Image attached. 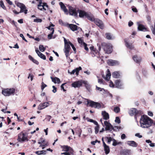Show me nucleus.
I'll return each instance as SVG.
<instances>
[{
	"instance_id": "35",
	"label": "nucleus",
	"mask_w": 155,
	"mask_h": 155,
	"mask_svg": "<svg viewBox=\"0 0 155 155\" xmlns=\"http://www.w3.org/2000/svg\"><path fill=\"white\" fill-rule=\"evenodd\" d=\"M112 75L114 78H118L120 76V74L118 72L115 71L112 73Z\"/></svg>"
},
{
	"instance_id": "19",
	"label": "nucleus",
	"mask_w": 155,
	"mask_h": 155,
	"mask_svg": "<svg viewBox=\"0 0 155 155\" xmlns=\"http://www.w3.org/2000/svg\"><path fill=\"white\" fill-rule=\"evenodd\" d=\"M138 26L137 29L138 30L140 31H145L146 30V28L142 25L141 24V22L140 21L137 22V23Z\"/></svg>"
},
{
	"instance_id": "18",
	"label": "nucleus",
	"mask_w": 155,
	"mask_h": 155,
	"mask_svg": "<svg viewBox=\"0 0 155 155\" xmlns=\"http://www.w3.org/2000/svg\"><path fill=\"white\" fill-rule=\"evenodd\" d=\"M102 140L103 141V145L104 148V150L105 152V153L106 154H107L109 153L110 151L109 147L107 145L104 141L103 138H102Z\"/></svg>"
},
{
	"instance_id": "32",
	"label": "nucleus",
	"mask_w": 155,
	"mask_h": 155,
	"mask_svg": "<svg viewBox=\"0 0 155 155\" xmlns=\"http://www.w3.org/2000/svg\"><path fill=\"white\" fill-rule=\"evenodd\" d=\"M90 49L91 50V53L92 56H94V53L97 52V50L94 48V46H91L90 48Z\"/></svg>"
},
{
	"instance_id": "7",
	"label": "nucleus",
	"mask_w": 155,
	"mask_h": 155,
	"mask_svg": "<svg viewBox=\"0 0 155 155\" xmlns=\"http://www.w3.org/2000/svg\"><path fill=\"white\" fill-rule=\"evenodd\" d=\"M64 41L65 44L64 51L65 53L66 56L67 58L69 55V53L71 49L70 45L69 43L70 42H68L67 40L65 38H64Z\"/></svg>"
},
{
	"instance_id": "64",
	"label": "nucleus",
	"mask_w": 155,
	"mask_h": 155,
	"mask_svg": "<svg viewBox=\"0 0 155 155\" xmlns=\"http://www.w3.org/2000/svg\"><path fill=\"white\" fill-rule=\"evenodd\" d=\"M133 24V23L132 21H130L128 22V26L129 27L132 26Z\"/></svg>"
},
{
	"instance_id": "4",
	"label": "nucleus",
	"mask_w": 155,
	"mask_h": 155,
	"mask_svg": "<svg viewBox=\"0 0 155 155\" xmlns=\"http://www.w3.org/2000/svg\"><path fill=\"white\" fill-rule=\"evenodd\" d=\"M129 115L130 116H133L136 115H141V116H145L143 114V112L140 110H137L135 108H131L129 111L128 112Z\"/></svg>"
},
{
	"instance_id": "17",
	"label": "nucleus",
	"mask_w": 155,
	"mask_h": 155,
	"mask_svg": "<svg viewBox=\"0 0 155 155\" xmlns=\"http://www.w3.org/2000/svg\"><path fill=\"white\" fill-rule=\"evenodd\" d=\"M133 59L134 61L136 63L140 64L141 62L142 58L140 56H138L137 55H134L133 56Z\"/></svg>"
},
{
	"instance_id": "55",
	"label": "nucleus",
	"mask_w": 155,
	"mask_h": 155,
	"mask_svg": "<svg viewBox=\"0 0 155 155\" xmlns=\"http://www.w3.org/2000/svg\"><path fill=\"white\" fill-rule=\"evenodd\" d=\"M47 86V85L45 84L43 82L42 83V86L41 87V89L43 90L44 88Z\"/></svg>"
},
{
	"instance_id": "61",
	"label": "nucleus",
	"mask_w": 155,
	"mask_h": 155,
	"mask_svg": "<svg viewBox=\"0 0 155 155\" xmlns=\"http://www.w3.org/2000/svg\"><path fill=\"white\" fill-rule=\"evenodd\" d=\"M135 136L136 137H138L139 138H141L142 137V135H140V134L139 133L136 134H135Z\"/></svg>"
},
{
	"instance_id": "37",
	"label": "nucleus",
	"mask_w": 155,
	"mask_h": 155,
	"mask_svg": "<svg viewBox=\"0 0 155 155\" xmlns=\"http://www.w3.org/2000/svg\"><path fill=\"white\" fill-rule=\"evenodd\" d=\"M51 30L52 31L51 32L50 34H49L48 36V38L49 39L52 38L53 35L54 34V28H51Z\"/></svg>"
},
{
	"instance_id": "43",
	"label": "nucleus",
	"mask_w": 155,
	"mask_h": 155,
	"mask_svg": "<svg viewBox=\"0 0 155 155\" xmlns=\"http://www.w3.org/2000/svg\"><path fill=\"white\" fill-rule=\"evenodd\" d=\"M99 125H97V126H96L95 127L94 129H95V133L96 134H97L98 133V132L99 131Z\"/></svg>"
},
{
	"instance_id": "15",
	"label": "nucleus",
	"mask_w": 155,
	"mask_h": 155,
	"mask_svg": "<svg viewBox=\"0 0 155 155\" xmlns=\"http://www.w3.org/2000/svg\"><path fill=\"white\" fill-rule=\"evenodd\" d=\"M104 124L106 126L105 129L106 130H109L111 129H114V128L112 125L108 121H104Z\"/></svg>"
},
{
	"instance_id": "41",
	"label": "nucleus",
	"mask_w": 155,
	"mask_h": 155,
	"mask_svg": "<svg viewBox=\"0 0 155 155\" xmlns=\"http://www.w3.org/2000/svg\"><path fill=\"white\" fill-rule=\"evenodd\" d=\"M39 48L41 52H44L45 50V48L44 47L43 45L39 46Z\"/></svg>"
},
{
	"instance_id": "46",
	"label": "nucleus",
	"mask_w": 155,
	"mask_h": 155,
	"mask_svg": "<svg viewBox=\"0 0 155 155\" xmlns=\"http://www.w3.org/2000/svg\"><path fill=\"white\" fill-rule=\"evenodd\" d=\"M0 5L3 9H6V7L4 5L3 2L2 1H0Z\"/></svg>"
},
{
	"instance_id": "57",
	"label": "nucleus",
	"mask_w": 155,
	"mask_h": 155,
	"mask_svg": "<svg viewBox=\"0 0 155 155\" xmlns=\"http://www.w3.org/2000/svg\"><path fill=\"white\" fill-rule=\"evenodd\" d=\"M132 10L133 12H137V8L134 6H133L132 7Z\"/></svg>"
},
{
	"instance_id": "28",
	"label": "nucleus",
	"mask_w": 155,
	"mask_h": 155,
	"mask_svg": "<svg viewBox=\"0 0 155 155\" xmlns=\"http://www.w3.org/2000/svg\"><path fill=\"white\" fill-rule=\"evenodd\" d=\"M127 144L130 146L134 147H137L138 145L137 143L134 141H128Z\"/></svg>"
},
{
	"instance_id": "31",
	"label": "nucleus",
	"mask_w": 155,
	"mask_h": 155,
	"mask_svg": "<svg viewBox=\"0 0 155 155\" xmlns=\"http://www.w3.org/2000/svg\"><path fill=\"white\" fill-rule=\"evenodd\" d=\"M111 75L110 71L108 69L107 70V74L106 75L105 79L107 81H109Z\"/></svg>"
},
{
	"instance_id": "52",
	"label": "nucleus",
	"mask_w": 155,
	"mask_h": 155,
	"mask_svg": "<svg viewBox=\"0 0 155 155\" xmlns=\"http://www.w3.org/2000/svg\"><path fill=\"white\" fill-rule=\"evenodd\" d=\"M48 145V143H45L44 144H41L39 146L40 147H42V149H44L45 148V147L46 146H47Z\"/></svg>"
},
{
	"instance_id": "21",
	"label": "nucleus",
	"mask_w": 155,
	"mask_h": 155,
	"mask_svg": "<svg viewBox=\"0 0 155 155\" xmlns=\"http://www.w3.org/2000/svg\"><path fill=\"white\" fill-rule=\"evenodd\" d=\"M115 86L118 88H121L122 87L123 83L120 80H117L115 82Z\"/></svg>"
},
{
	"instance_id": "56",
	"label": "nucleus",
	"mask_w": 155,
	"mask_h": 155,
	"mask_svg": "<svg viewBox=\"0 0 155 155\" xmlns=\"http://www.w3.org/2000/svg\"><path fill=\"white\" fill-rule=\"evenodd\" d=\"M96 88L97 90H99L100 91H104V90L103 88H100V87H98L97 86H96Z\"/></svg>"
},
{
	"instance_id": "24",
	"label": "nucleus",
	"mask_w": 155,
	"mask_h": 155,
	"mask_svg": "<svg viewBox=\"0 0 155 155\" xmlns=\"http://www.w3.org/2000/svg\"><path fill=\"white\" fill-rule=\"evenodd\" d=\"M82 68L81 67H79L78 68H77L73 70L72 72H71L70 74H74L75 73L76 74L77 76L78 75L79 71L81 70Z\"/></svg>"
},
{
	"instance_id": "47",
	"label": "nucleus",
	"mask_w": 155,
	"mask_h": 155,
	"mask_svg": "<svg viewBox=\"0 0 155 155\" xmlns=\"http://www.w3.org/2000/svg\"><path fill=\"white\" fill-rule=\"evenodd\" d=\"M16 4L20 8H22V7L23 6H24L25 5L23 4L19 3V2H17L16 3Z\"/></svg>"
},
{
	"instance_id": "9",
	"label": "nucleus",
	"mask_w": 155,
	"mask_h": 155,
	"mask_svg": "<svg viewBox=\"0 0 155 155\" xmlns=\"http://www.w3.org/2000/svg\"><path fill=\"white\" fill-rule=\"evenodd\" d=\"M39 1L38 5V8L41 10L46 11L48 8V6L46 3H42L41 0H36Z\"/></svg>"
},
{
	"instance_id": "39",
	"label": "nucleus",
	"mask_w": 155,
	"mask_h": 155,
	"mask_svg": "<svg viewBox=\"0 0 155 155\" xmlns=\"http://www.w3.org/2000/svg\"><path fill=\"white\" fill-rule=\"evenodd\" d=\"M58 21L59 24L62 26H67V25L68 24L64 22L63 21H62V20L61 19H59V20Z\"/></svg>"
},
{
	"instance_id": "16",
	"label": "nucleus",
	"mask_w": 155,
	"mask_h": 155,
	"mask_svg": "<svg viewBox=\"0 0 155 155\" xmlns=\"http://www.w3.org/2000/svg\"><path fill=\"white\" fill-rule=\"evenodd\" d=\"M108 64L110 66H115L119 65V62L116 60H109L107 62Z\"/></svg>"
},
{
	"instance_id": "20",
	"label": "nucleus",
	"mask_w": 155,
	"mask_h": 155,
	"mask_svg": "<svg viewBox=\"0 0 155 155\" xmlns=\"http://www.w3.org/2000/svg\"><path fill=\"white\" fill-rule=\"evenodd\" d=\"M78 12L79 14V17L80 18L86 17L88 12H86L84 11L80 10H78Z\"/></svg>"
},
{
	"instance_id": "3",
	"label": "nucleus",
	"mask_w": 155,
	"mask_h": 155,
	"mask_svg": "<svg viewBox=\"0 0 155 155\" xmlns=\"http://www.w3.org/2000/svg\"><path fill=\"white\" fill-rule=\"evenodd\" d=\"M28 136L27 132L25 130L23 131L18 134L17 140L20 142L27 141L28 140Z\"/></svg>"
},
{
	"instance_id": "44",
	"label": "nucleus",
	"mask_w": 155,
	"mask_h": 155,
	"mask_svg": "<svg viewBox=\"0 0 155 155\" xmlns=\"http://www.w3.org/2000/svg\"><path fill=\"white\" fill-rule=\"evenodd\" d=\"M102 115L103 116H109V115L106 111H104L102 112Z\"/></svg>"
},
{
	"instance_id": "50",
	"label": "nucleus",
	"mask_w": 155,
	"mask_h": 155,
	"mask_svg": "<svg viewBox=\"0 0 155 155\" xmlns=\"http://www.w3.org/2000/svg\"><path fill=\"white\" fill-rule=\"evenodd\" d=\"M114 111L116 113H118L120 111V108L118 107H115L114 109Z\"/></svg>"
},
{
	"instance_id": "38",
	"label": "nucleus",
	"mask_w": 155,
	"mask_h": 155,
	"mask_svg": "<svg viewBox=\"0 0 155 155\" xmlns=\"http://www.w3.org/2000/svg\"><path fill=\"white\" fill-rule=\"evenodd\" d=\"M83 84H85V86L87 89H88L90 88V85L87 81L83 80Z\"/></svg>"
},
{
	"instance_id": "60",
	"label": "nucleus",
	"mask_w": 155,
	"mask_h": 155,
	"mask_svg": "<svg viewBox=\"0 0 155 155\" xmlns=\"http://www.w3.org/2000/svg\"><path fill=\"white\" fill-rule=\"evenodd\" d=\"M20 37H21L22 38L23 40H24L26 42L27 41V40L24 37V36L22 34H21L20 35Z\"/></svg>"
},
{
	"instance_id": "34",
	"label": "nucleus",
	"mask_w": 155,
	"mask_h": 155,
	"mask_svg": "<svg viewBox=\"0 0 155 155\" xmlns=\"http://www.w3.org/2000/svg\"><path fill=\"white\" fill-rule=\"evenodd\" d=\"M105 36L106 38L108 39H112L114 38V37L110 33H106Z\"/></svg>"
},
{
	"instance_id": "25",
	"label": "nucleus",
	"mask_w": 155,
	"mask_h": 155,
	"mask_svg": "<svg viewBox=\"0 0 155 155\" xmlns=\"http://www.w3.org/2000/svg\"><path fill=\"white\" fill-rule=\"evenodd\" d=\"M67 27L70 28L73 31H76L77 30V26L75 25L68 24Z\"/></svg>"
},
{
	"instance_id": "63",
	"label": "nucleus",
	"mask_w": 155,
	"mask_h": 155,
	"mask_svg": "<svg viewBox=\"0 0 155 155\" xmlns=\"http://www.w3.org/2000/svg\"><path fill=\"white\" fill-rule=\"evenodd\" d=\"M47 153L46 150H42L41 151V154H45Z\"/></svg>"
},
{
	"instance_id": "8",
	"label": "nucleus",
	"mask_w": 155,
	"mask_h": 155,
	"mask_svg": "<svg viewBox=\"0 0 155 155\" xmlns=\"http://www.w3.org/2000/svg\"><path fill=\"white\" fill-rule=\"evenodd\" d=\"M69 8V13L70 15L75 17L78 16V13L77 12V8L76 6L72 7L69 5H68Z\"/></svg>"
},
{
	"instance_id": "51",
	"label": "nucleus",
	"mask_w": 155,
	"mask_h": 155,
	"mask_svg": "<svg viewBox=\"0 0 155 155\" xmlns=\"http://www.w3.org/2000/svg\"><path fill=\"white\" fill-rule=\"evenodd\" d=\"M69 43L70 44V45L72 47V49L74 50V52L75 53H76V48H75V47H74V45L72 43H71V42H69Z\"/></svg>"
},
{
	"instance_id": "10",
	"label": "nucleus",
	"mask_w": 155,
	"mask_h": 155,
	"mask_svg": "<svg viewBox=\"0 0 155 155\" xmlns=\"http://www.w3.org/2000/svg\"><path fill=\"white\" fill-rule=\"evenodd\" d=\"M61 147L62 149V151L67 152H70L72 155L74 154V150L70 147L67 145H63L61 146Z\"/></svg>"
},
{
	"instance_id": "5",
	"label": "nucleus",
	"mask_w": 155,
	"mask_h": 155,
	"mask_svg": "<svg viewBox=\"0 0 155 155\" xmlns=\"http://www.w3.org/2000/svg\"><path fill=\"white\" fill-rule=\"evenodd\" d=\"M15 91L13 88H6L3 89L2 91V94L5 96H9L14 95Z\"/></svg>"
},
{
	"instance_id": "36",
	"label": "nucleus",
	"mask_w": 155,
	"mask_h": 155,
	"mask_svg": "<svg viewBox=\"0 0 155 155\" xmlns=\"http://www.w3.org/2000/svg\"><path fill=\"white\" fill-rule=\"evenodd\" d=\"M28 57L30 60L33 63L37 64H38L39 63L38 61L34 59L31 55H29Z\"/></svg>"
},
{
	"instance_id": "13",
	"label": "nucleus",
	"mask_w": 155,
	"mask_h": 155,
	"mask_svg": "<svg viewBox=\"0 0 155 155\" xmlns=\"http://www.w3.org/2000/svg\"><path fill=\"white\" fill-rule=\"evenodd\" d=\"M83 84V80H80L74 81L71 84V86L74 88L79 87L81 86Z\"/></svg>"
},
{
	"instance_id": "27",
	"label": "nucleus",
	"mask_w": 155,
	"mask_h": 155,
	"mask_svg": "<svg viewBox=\"0 0 155 155\" xmlns=\"http://www.w3.org/2000/svg\"><path fill=\"white\" fill-rule=\"evenodd\" d=\"M59 5H60L61 9L64 11V12L66 14H68V10L64 4L62 2H60Z\"/></svg>"
},
{
	"instance_id": "14",
	"label": "nucleus",
	"mask_w": 155,
	"mask_h": 155,
	"mask_svg": "<svg viewBox=\"0 0 155 155\" xmlns=\"http://www.w3.org/2000/svg\"><path fill=\"white\" fill-rule=\"evenodd\" d=\"M94 22V23L101 29H103L104 28V26L103 22L99 19L96 18Z\"/></svg>"
},
{
	"instance_id": "42",
	"label": "nucleus",
	"mask_w": 155,
	"mask_h": 155,
	"mask_svg": "<svg viewBox=\"0 0 155 155\" xmlns=\"http://www.w3.org/2000/svg\"><path fill=\"white\" fill-rule=\"evenodd\" d=\"M105 139L107 140V143L108 144L110 143V142L112 140V138L110 137H105Z\"/></svg>"
},
{
	"instance_id": "33",
	"label": "nucleus",
	"mask_w": 155,
	"mask_h": 155,
	"mask_svg": "<svg viewBox=\"0 0 155 155\" xmlns=\"http://www.w3.org/2000/svg\"><path fill=\"white\" fill-rule=\"evenodd\" d=\"M21 10L19 13L24 12L25 14H26L27 13V10L26 9V7L25 5L23 6L22 8H20Z\"/></svg>"
},
{
	"instance_id": "29",
	"label": "nucleus",
	"mask_w": 155,
	"mask_h": 155,
	"mask_svg": "<svg viewBox=\"0 0 155 155\" xmlns=\"http://www.w3.org/2000/svg\"><path fill=\"white\" fill-rule=\"evenodd\" d=\"M124 42H125V45L126 46L130 49H133L134 47L132 44H129L127 41V40L126 39H124Z\"/></svg>"
},
{
	"instance_id": "12",
	"label": "nucleus",
	"mask_w": 155,
	"mask_h": 155,
	"mask_svg": "<svg viewBox=\"0 0 155 155\" xmlns=\"http://www.w3.org/2000/svg\"><path fill=\"white\" fill-rule=\"evenodd\" d=\"M78 43L80 44L81 47H84L85 50L87 51H88L89 49L87 47V45L83 41L81 38H78Z\"/></svg>"
},
{
	"instance_id": "49",
	"label": "nucleus",
	"mask_w": 155,
	"mask_h": 155,
	"mask_svg": "<svg viewBox=\"0 0 155 155\" xmlns=\"http://www.w3.org/2000/svg\"><path fill=\"white\" fill-rule=\"evenodd\" d=\"M34 75L33 74H29L28 75V78H30L31 80L32 81L33 79Z\"/></svg>"
},
{
	"instance_id": "53",
	"label": "nucleus",
	"mask_w": 155,
	"mask_h": 155,
	"mask_svg": "<svg viewBox=\"0 0 155 155\" xmlns=\"http://www.w3.org/2000/svg\"><path fill=\"white\" fill-rule=\"evenodd\" d=\"M66 84V83H63L62 84V85H61V89L62 90L64 91H66V90H65L64 88V86Z\"/></svg>"
},
{
	"instance_id": "26",
	"label": "nucleus",
	"mask_w": 155,
	"mask_h": 155,
	"mask_svg": "<svg viewBox=\"0 0 155 155\" xmlns=\"http://www.w3.org/2000/svg\"><path fill=\"white\" fill-rule=\"evenodd\" d=\"M35 51L38 54V55L41 58L44 60L46 59L45 56L42 53H41L40 52L38 48H37L35 49Z\"/></svg>"
},
{
	"instance_id": "11",
	"label": "nucleus",
	"mask_w": 155,
	"mask_h": 155,
	"mask_svg": "<svg viewBox=\"0 0 155 155\" xmlns=\"http://www.w3.org/2000/svg\"><path fill=\"white\" fill-rule=\"evenodd\" d=\"M52 103V102L51 101L45 102L43 103H40L38 106V109L40 110H41L45 109L50 105H51Z\"/></svg>"
},
{
	"instance_id": "48",
	"label": "nucleus",
	"mask_w": 155,
	"mask_h": 155,
	"mask_svg": "<svg viewBox=\"0 0 155 155\" xmlns=\"http://www.w3.org/2000/svg\"><path fill=\"white\" fill-rule=\"evenodd\" d=\"M115 121L118 124H120V120L119 117H116Z\"/></svg>"
},
{
	"instance_id": "40",
	"label": "nucleus",
	"mask_w": 155,
	"mask_h": 155,
	"mask_svg": "<svg viewBox=\"0 0 155 155\" xmlns=\"http://www.w3.org/2000/svg\"><path fill=\"white\" fill-rule=\"evenodd\" d=\"M113 142L112 144V145L114 146H115L116 145L121 143V142H117V141L114 139H113Z\"/></svg>"
},
{
	"instance_id": "45",
	"label": "nucleus",
	"mask_w": 155,
	"mask_h": 155,
	"mask_svg": "<svg viewBox=\"0 0 155 155\" xmlns=\"http://www.w3.org/2000/svg\"><path fill=\"white\" fill-rule=\"evenodd\" d=\"M42 21V20L40 18H35L34 19V22H41Z\"/></svg>"
},
{
	"instance_id": "59",
	"label": "nucleus",
	"mask_w": 155,
	"mask_h": 155,
	"mask_svg": "<svg viewBox=\"0 0 155 155\" xmlns=\"http://www.w3.org/2000/svg\"><path fill=\"white\" fill-rule=\"evenodd\" d=\"M52 88L53 89L52 91L54 93H56L57 91V88L54 86H52Z\"/></svg>"
},
{
	"instance_id": "22",
	"label": "nucleus",
	"mask_w": 155,
	"mask_h": 155,
	"mask_svg": "<svg viewBox=\"0 0 155 155\" xmlns=\"http://www.w3.org/2000/svg\"><path fill=\"white\" fill-rule=\"evenodd\" d=\"M86 18L87 19L91 21H95V18L93 15L90 13H87Z\"/></svg>"
},
{
	"instance_id": "6",
	"label": "nucleus",
	"mask_w": 155,
	"mask_h": 155,
	"mask_svg": "<svg viewBox=\"0 0 155 155\" xmlns=\"http://www.w3.org/2000/svg\"><path fill=\"white\" fill-rule=\"evenodd\" d=\"M101 45L106 53L110 54L112 52V48L111 45L105 43H103L101 44Z\"/></svg>"
},
{
	"instance_id": "54",
	"label": "nucleus",
	"mask_w": 155,
	"mask_h": 155,
	"mask_svg": "<svg viewBox=\"0 0 155 155\" xmlns=\"http://www.w3.org/2000/svg\"><path fill=\"white\" fill-rule=\"evenodd\" d=\"M94 56H92L93 57H94L95 56H97V58H99V53L98 52V51H97V52H94Z\"/></svg>"
},
{
	"instance_id": "23",
	"label": "nucleus",
	"mask_w": 155,
	"mask_h": 155,
	"mask_svg": "<svg viewBox=\"0 0 155 155\" xmlns=\"http://www.w3.org/2000/svg\"><path fill=\"white\" fill-rule=\"evenodd\" d=\"M131 152V150L130 149H124L120 151L122 155H129Z\"/></svg>"
},
{
	"instance_id": "58",
	"label": "nucleus",
	"mask_w": 155,
	"mask_h": 155,
	"mask_svg": "<svg viewBox=\"0 0 155 155\" xmlns=\"http://www.w3.org/2000/svg\"><path fill=\"white\" fill-rule=\"evenodd\" d=\"M109 86L110 87H114V84L113 82L111 81L109 82Z\"/></svg>"
},
{
	"instance_id": "2",
	"label": "nucleus",
	"mask_w": 155,
	"mask_h": 155,
	"mask_svg": "<svg viewBox=\"0 0 155 155\" xmlns=\"http://www.w3.org/2000/svg\"><path fill=\"white\" fill-rule=\"evenodd\" d=\"M140 122L141 126L143 128H148L152 125L153 121L149 117H141Z\"/></svg>"
},
{
	"instance_id": "62",
	"label": "nucleus",
	"mask_w": 155,
	"mask_h": 155,
	"mask_svg": "<svg viewBox=\"0 0 155 155\" xmlns=\"http://www.w3.org/2000/svg\"><path fill=\"white\" fill-rule=\"evenodd\" d=\"M152 27L153 28V27ZM152 31L154 35H155V23L154 24V28H153V29H152Z\"/></svg>"
},
{
	"instance_id": "1",
	"label": "nucleus",
	"mask_w": 155,
	"mask_h": 155,
	"mask_svg": "<svg viewBox=\"0 0 155 155\" xmlns=\"http://www.w3.org/2000/svg\"><path fill=\"white\" fill-rule=\"evenodd\" d=\"M84 99L86 100L84 102V104L87 107H90L98 109L104 107V105L102 103L95 102L86 99Z\"/></svg>"
},
{
	"instance_id": "30",
	"label": "nucleus",
	"mask_w": 155,
	"mask_h": 155,
	"mask_svg": "<svg viewBox=\"0 0 155 155\" xmlns=\"http://www.w3.org/2000/svg\"><path fill=\"white\" fill-rule=\"evenodd\" d=\"M51 79L52 81L55 84H59L61 83L60 80V79L57 77L53 78L51 77Z\"/></svg>"
}]
</instances>
